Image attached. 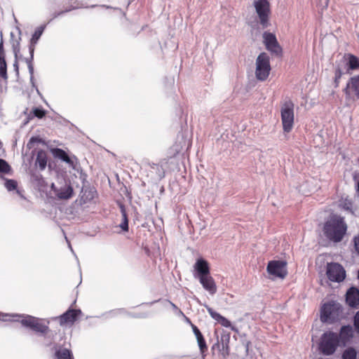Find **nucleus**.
<instances>
[{"instance_id": "10", "label": "nucleus", "mask_w": 359, "mask_h": 359, "mask_svg": "<svg viewBox=\"0 0 359 359\" xmlns=\"http://www.w3.org/2000/svg\"><path fill=\"white\" fill-rule=\"evenodd\" d=\"M263 38L266 48L269 51L277 56L282 55L283 49L279 45L275 34L266 32L263 34Z\"/></svg>"}, {"instance_id": "18", "label": "nucleus", "mask_w": 359, "mask_h": 359, "mask_svg": "<svg viewBox=\"0 0 359 359\" xmlns=\"http://www.w3.org/2000/svg\"><path fill=\"white\" fill-rule=\"evenodd\" d=\"M208 312L210 316L221 325L225 327H231V322L227 318L214 311L212 308H208Z\"/></svg>"}, {"instance_id": "32", "label": "nucleus", "mask_w": 359, "mask_h": 359, "mask_svg": "<svg viewBox=\"0 0 359 359\" xmlns=\"http://www.w3.org/2000/svg\"><path fill=\"white\" fill-rule=\"evenodd\" d=\"M5 187L8 191H13L17 189L18 183L14 180H6Z\"/></svg>"}, {"instance_id": "25", "label": "nucleus", "mask_w": 359, "mask_h": 359, "mask_svg": "<svg viewBox=\"0 0 359 359\" xmlns=\"http://www.w3.org/2000/svg\"><path fill=\"white\" fill-rule=\"evenodd\" d=\"M0 79H8L7 64L5 57H0Z\"/></svg>"}, {"instance_id": "2", "label": "nucleus", "mask_w": 359, "mask_h": 359, "mask_svg": "<svg viewBox=\"0 0 359 359\" xmlns=\"http://www.w3.org/2000/svg\"><path fill=\"white\" fill-rule=\"evenodd\" d=\"M341 346L338 334L332 331L325 332L320 337L319 350L325 355H331Z\"/></svg>"}, {"instance_id": "24", "label": "nucleus", "mask_w": 359, "mask_h": 359, "mask_svg": "<svg viewBox=\"0 0 359 359\" xmlns=\"http://www.w3.org/2000/svg\"><path fill=\"white\" fill-rule=\"evenodd\" d=\"M73 194V189L72 187L68 186L64 189H61L57 194V196L60 199H68L72 197Z\"/></svg>"}, {"instance_id": "28", "label": "nucleus", "mask_w": 359, "mask_h": 359, "mask_svg": "<svg viewBox=\"0 0 359 359\" xmlns=\"http://www.w3.org/2000/svg\"><path fill=\"white\" fill-rule=\"evenodd\" d=\"M197 343L200 349L201 354L202 355L203 358H204L208 352V346L204 337L197 340Z\"/></svg>"}, {"instance_id": "36", "label": "nucleus", "mask_w": 359, "mask_h": 359, "mask_svg": "<svg viewBox=\"0 0 359 359\" xmlns=\"http://www.w3.org/2000/svg\"><path fill=\"white\" fill-rule=\"evenodd\" d=\"M353 325L356 332L359 334V311L354 316Z\"/></svg>"}, {"instance_id": "39", "label": "nucleus", "mask_w": 359, "mask_h": 359, "mask_svg": "<svg viewBox=\"0 0 359 359\" xmlns=\"http://www.w3.org/2000/svg\"><path fill=\"white\" fill-rule=\"evenodd\" d=\"M0 57H5V51L4 49V43L3 41L0 42Z\"/></svg>"}, {"instance_id": "37", "label": "nucleus", "mask_w": 359, "mask_h": 359, "mask_svg": "<svg viewBox=\"0 0 359 359\" xmlns=\"http://www.w3.org/2000/svg\"><path fill=\"white\" fill-rule=\"evenodd\" d=\"M20 51V49L19 48H14V53H15V62L13 64V67L15 68V70L18 73V54Z\"/></svg>"}, {"instance_id": "40", "label": "nucleus", "mask_w": 359, "mask_h": 359, "mask_svg": "<svg viewBox=\"0 0 359 359\" xmlns=\"http://www.w3.org/2000/svg\"><path fill=\"white\" fill-rule=\"evenodd\" d=\"M250 344V341L247 342V344H246V348H247V350L248 349V347H249Z\"/></svg>"}, {"instance_id": "38", "label": "nucleus", "mask_w": 359, "mask_h": 359, "mask_svg": "<svg viewBox=\"0 0 359 359\" xmlns=\"http://www.w3.org/2000/svg\"><path fill=\"white\" fill-rule=\"evenodd\" d=\"M354 245L355 250L359 254V234L354 238Z\"/></svg>"}, {"instance_id": "11", "label": "nucleus", "mask_w": 359, "mask_h": 359, "mask_svg": "<svg viewBox=\"0 0 359 359\" xmlns=\"http://www.w3.org/2000/svg\"><path fill=\"white\" fill-rule=\"evenodd\" d=\"M346 100H354L359 99V75L354 76L350 79L344 89Z\"/></svg>"}, {"instance_id": "7", "label": "nucleus", "mask_w": 359, "mask_h": 359, "mask_svg": "<svg viewBox=\"0 0 359 359\" xmlns=\"http://www.w3.org/2000/svg\"><path fill=\"white\" fill-rule=\"evenodd\" d=\"M341 306L334 302H330L323 304L320 310V320L323 322H328L334 320L341 311Z\"/></svg>"}, {"instance_id": "27", "label": "nucleus", "mask_w": 359, "mask_h": 359, "mask_svg": "<svg viewBox=\"0 0 359 359\" xmlns=\"http://www.w3.org/2000/svg\"><path fill=\"white\" fill-rule=\"evenodd\" d=\"M357 352L353 347L346 348L342 353V359H356Z\"/></svg>"}, {"instance_id": "20", "label": "nucleus", "mask_w": 359, "mask_h": 359, "mask_svg": "<svg viewBox=\"0 0 359 359\" xmlns=\"http://www.w3.org/2000/svg\"><path fill=\"white\" fill-rule=\"evenodd\" d=\"M55 157L58 158L67 163H72V161L68 154L62 149L56 148L52 150Z\"/></svg>"}, {"instance_id": "4", "label": "nucleus", "mask_w": 359, "mask_h": 359, "mask_svg": "<svg viewBox=\"0 0 359 359\" xmlns=\"http://www.w3.org/2000/svg\"><path fill=\"white\" fill-rule=\"evenodd\" d=\"M271 70L269 56L266 53H260L256 60L255 76L257 80L266 81Z\"/></svg>"}, {"instance_id": "22", "label": "nucleus", "mask_w": 359, "mask_h": 359, "mask_svg": "<svg viewBox=\"0 0 359 359\" xmlns=\"http://www.w3.org/2000/svg\"><path fill=\"white\" fill-rule=\"evenodd\" d=\"M31 329L35 332L46 334L48 332L49 328L46 325L43 323L41 320L36 318Z\"/></svg>"}, {"instance_id": "33", "label": "nucleus", "mask_w": 359, "mask_h": 359, "mask_svg": "<svg viewBox=\"0 0 359 359\" xmlns=\"http://www.w3.org/2000/svg\"><path fill=\"white\" fill-rule=\"evenodd\" d=\"M32 113L36 117H37L39 118H42L46 115V111L44 109H43L42 108H38V107L34 108L32 109Z\"/></svg>"}, {"instance_id": "6", "label": "nucleus", "mask_w": 359, "mask_h": 359, "mask_svg": "<svg viewBox=\"0 0 359 359\" xmlns=\"http://www.w3.org/2000/svg\"><path fill=\"white\" fill-rule=\"evenodd\" d=\"M326 275L329 280L334 283L343 282L346 276L344 268L339 263H327Z\"/></svg>"}, {"instance_id": "9", "label": "nucleus", "mask_w": 359, "mask_h": 359, "mask_svg": "<svg viewBox=\"0 0 359 359\" xmlns=\"http://www.w3.org/2000/svg\"><path fill=\"white\" fill-rule=\"evenodd\" d=\"M287 262L281 260L269 261L267 266V272L273 276L285 278L287 275Z\"/></svg>"}, {"instance_id": "1", "label": "nucleus", "mask_w": 359, "mask_h": 359, "mask_svg": "<svg viewBox=\"0 0 359 359\" xmlns=\"http://www.w3.org/2000/svg\"><path fill=\"white\" fill-rule=\"evenodd\" d=\"M348 225L344 217L333 215L323 223L322 231L324 236L330 242L339 243L346 234Z\"/></svg>"}, {"instance_id": "30", "label": "nucleus", "mask_w": 359, "mask_h": 359, "mask_svg": "<svg viewBox=\"0 0 359 359\" xmlns=\"http://www.w3.org/2000/svg\"><path fill=\"white\" fill-rule=\"evenodd\" d=\"M11 171V166L4 159L0 158V172L7 174Z\"/></svg>"}, {"instance_id": "14", "label": "nucleus", "mask_w": 359, "mask_h": 359, "mask_svg": "<svg viewBox=\"0 0 359 359\" xmlns=\"http://www.w3.org/2000/svg\"><path fill=\"white\" fill-rule=\"evenodd\" d=\"M198 278L203 288L209 292L210 294H215L217 292V285L210 273Z\"/></svg>"}, {"instance_id": "26", "label": "nucleus", "mask_w": 359, "mask_h": 359, "mask_svg": "<svg viewBox=\"0 0 359 359\" xmlns=\"http://www.w3.org/2000/svg\"><path fill=\"white\" fill-rule=\"evenodd\" d=\"M85 7L86 6H84L82 3H81V2L78 1H74L73 4L70 7L66 8L65 11L59 12L57 14H55L53 17L56 18L58 15H62V14H63L65 13L71 11L72 10H76V9H79V8H85Z\"/></svg>"}, {"instance_id": "21", "label": "nucleus", "mask_w": 359, "mask_h": 359, "mask_svg": "<svg viewBox=\"0 0 359 359\" xmlns=\"http://www.w3.org/2000/svg\"><path fill=\"white\" fill-rule=\"evenodd\" d=\"M55 355L56 359H74L72 351L66 348L56 351Z\"/></svg>"}, {"instance_id": "3", "label": "nucleus", "mask_w": 359, "mask_h": 359, "mask_svg": "<svg viewBox=\"0 0 359 359\" xmlns=\"http://www.w3.org/2000/svg\"><path fill=\"white\" fill-rule=\"evenodd\" d=\"M280 117L284 133H289L294 127V104L291 100L285 101L280 107Z\"/></svg>"}, {"instance_id": "34", "label": "nucleus", "mask_w": 359, "mask_h": 359, "mask_svg": "<svg viewBox=\"0 0 359 359\" xmlns=\"http://www.w3.org/2000/svg\"><path fill=\"white\" fill-rule=\"evenodd\" d=\"M342 74L343 73L340 68L338 67L337 69H336L334 72V83L336 87H338Z\"/></svg>"}, {"instance_id": "31", "label": "nucleus", "mask_w": 359, "mask_h": 359, "mask_svg": "<svg viewBox=\"0 0 359 359\" xmlns=\"http://www.w3.org/2000/svg\"><path fill=\"white\" fill-rule=\"evenodd\" d=\"M122 217H123V222L120 224V227L125 231H128V219L127 217V214L125 211V210L122 209Z\"/></svg>"}, {"instance_id": "19", "label": "nucleus", "mask_w": 359, "mask_h": 359, "mask_svg": "<svg viewBox=\"0 0 359 359\" xmlns=\"http://www.w3.org/2000/svg\"><path fill=\"white\" fill-rule=\"evenodd\" d=\"M48 156L47 154L43 150H39L37 152L36 158V165H38L40 170H44L46 167Z\"/></svg>"}, {"instance_id": "8", "label": "nucleus", "mask_w": 359, "mask_h": 359, "mask_svg": "<svg viewBox=\"0 0 359 359\" xmlns=\"http://www.w3.org/2000/svg\"><path fill=\"white\" fill-rule=\"evenodd\" d=\"M230 332L223 331L221 334L220 339H218L217 343L212 346V351H215V350H217L219 354H220L224 358H226L230 353Z\"/></svg>"}, {"instance_id": "5", "label": "nucleus", "mask_w": 359, "mask_h": 359, "mask_svg": "<svg viewBox=\"0 0 359 359\" xmlns=\"http://www.w3.org/2000/svg\"><path fill=\"white\" fill-rule=\"evenodd\" d=\"M253 6L261 25L264 28L269 27L271 15V5L269 0H254Z\"/></svg>"}, {"instance_id": "41", "label": "nucleus", "mask_w": 359, "mask_h": 359, "mask_svg": "<svg viewBox=\"0 0 359 359\" xmlns=\"http://www.w3.org/2000/svg\"><path fill=\"white\" fill-rule=\"evenodd\" d=\"M358 278H359V270H358Z\"/></svg>"}, {"instance_id": "35", "label": "nucleus", "mask_w": 359, "mask_h": 359, "mask_svg": "<svg viewBox=\"0 0 359 359\" xmlns=\"http://www.w3.org/2000/svg\"><path fill=\"white\" fill-rule=\"evenodd\" d=\"M191 328L197 340L204 337L199 329L195 325L191 324Z\"/></svg>"}, {"instance_id": "16", "label": "nucleus", "mask_w": 359, "mask_h": 359, "mask_svg": "<svg viewBox=\"0 0 359 359\" xmlns=\"http://www.w3.org/2000/svg\"><path fill=\"white\" fill-rule=\"evenodd\" d=\"M341 346H345L353 337V329L351 325H344L338 334Z\"/></svg>"}, {"instance_id": "15", "label": "nucleus", "mask_w": 359, "mask_h": 359, "mask_svg": "<svg viewBox=\"0 0 359 359\" xmlns=\"http://www.w3.org/2000/svg\"><path fill=\"white\" fill-rule=\"evenodd\" d=\"M346 302L351 307H356L359 304V290L357 287H350L346 294Z\"/></svg>"}, {"instance_id": "23", "label": "nucleus", "mask_w": 359, "mask_h": 359, "mask_svg": "<svg viewBox=\"0 0 359 359\" xmlns=\"http://www.w3.org/2000/svg\"><path fill=\"white\" fill-rule=\"evenodd\" d=\"M348 67L351 70L359 69V59L353 54L348 55Z\"/></svg>"}, {"instance_id": "13", "label": "nucleus", "mask_w": 359, "mask_h": 359, "mask_svg": "<svg viewBox=\"0 0 359 359\" xmlns=\"http://www.w3.org/2000/svg\"><path fill=\"white\" fill-rule=\"evenodd\" d=\"M44 30L43 26H40L36 29L34 31L32 37L31 39V44L29 46V53H30V59H27L26 61L28 63V66L30 70H32V60H33L34 51V46L37 43L38 40L42 35Z\"/></svg>"}, {"instance_id": "29", "label": "nucleus", "mask_w": 359, "mask_h": 359, "mask_svg": "<svg viewBox=\"0 0 359 359\" xmlns=\"http://www.w3.org/2000/svg\"><path fill=\"white\" fill-rule=\"evenodd\" d=\"M36 319V318H34V317L30 316H27L25 317L23 319H22L21 323L22 325H24L25 327L32 328Z\"/></svg>"}, {"instance_id": "17", "label": "nucleus", "mask_w": 359, "mask_h": 359, "mask_svg": "<svg viewBox=\"0 0 359 359\" xmlns=\"http://www.w3.org/2000/svg\"><path fill=\"white\" fill-rule=\"evenodd\" d=\"M194 269L197 271L198 278L210 273L208 262L202 258L197 259Z\"/></svg>"}, {"instance_id": "12", "label": "nucleus", "mask_w": 359, "mask_h": 359, "mask_svg": "<svg viewBox=\"0 0 359 359\" xmlns=\"http://www.w3.org/2000/svg\"><path fill=\"white\" fill-rule=\"evenodd\" d=\"M82 312L80 309H69L59 317L61 325L71 324L72 325Z\"/></svg>"}]
</instances>
